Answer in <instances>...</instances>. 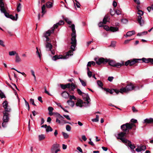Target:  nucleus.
<instances>
[{
	"instance_id": "e433bc0d",
	"label": "nucleus",
	"mask_w": 153,
	"mask_h": 153,
	"mask_svg": "<svg viewBox=\"0 0 153 153\" xmlns=\"http://www.w3.org/2000/svg\"><path fill=\"white\" fill-rule=\"evenodd\" d=\"M53 129L50 126H48L47 128H46V131L47 132H49V131H53Z\"/></svg>"
},
{
	"instance_id": "2f4dec72",
	"label": "nucleus",
	"mask_w": 153,
	"mask_h": 153,
	"mask_svg": "<svg viewBox=\"0 0 153 153\" xmlns=\"http://www.w3.org/2000/svg\"><path fill=\"white\" fill-rule=\"evenodd\" d=\"M73 55V54H69L68 53H67L64 56L62 55V59H67V58H68L70 56H71L72 55Z\"/></svg>"
},
{
	"instance_id": "5fc2aeb1",
	"label": "nucleus",
	"mask_w": 153,
	"mask_h": 153,
	"mask_svg": "<svg viewBox=\"0 0 153 153\" xmlns=\"http://www.w3.org/2000/svg\"><path fill=\"white\" fill-rule=\"evenodd\" d=\"M66 129L68 131H70L71 129V127L69 125H67L66 126Z\"/></svg>"
},
{
	"instance_id": "a878e982",
	"label": "nucleus",
	"mask_w": 153,
	"mask_h": 153,
	"mask_svg": "<svg viewBox=\"0 0 153 153\" xmlns=\"http://www.w3.org/2000/svg\"><path fill=\"white\" fill-rule=\"evenodd\" d=\"M119 30L118 27H110V31L112 32H114L117 31H118Z\"/></svg>"
},
{
	"instance_id": "6ab92c4d",
	"label": "nucleus",
	"mask_w": 153,
	"mask_h": 153,
	"mask_svg": "<svg viewBox=\"0 0 153 153\" xmlns=\"http://www.w3.org/2000/svg\"><path fill=\"white\" fill-rule=\"evenodd\" d=\"M5 9L4 2H0V10L1 12H4Z\"/></svg>"
},
{
	"instance_id": "412c9836",
	"label": "nucleus",
	"mask_w": 153,
	"mask_h": 153,
	"mask_svg": "<svg viewBox=\"0 0 153 153\" xmlns=\"http://www.w3.org/2000/svg\"><path fill=\"white\" fill-rule=\"evenodd\" d=\"M69 27H71V28L72 31V32L71 35H76V30H75V26L74 24H72L71 26H69Z\"/></svg>"
},
{
	"instance_id": "f257e3e1",
	"label": "nucleus",
	"mask_w": 153,
	"mask_h": 153,
	"mask_svg": "<svg viewBox=\"0 0 153 153\" xmlns=\"http://www.w3.org/2000/svg\"><path fill=\"white\" fill-rule=\"evenodd\" d=\"M134 126L136 127L135 124L129 123H126L121 126V128L123 131L121 132L118 134V137H125L126 134H128L129 130L131 129Z\"/></svg>"
},
{
	"instance_id": "c03bdc74",
	"label": "nucleus",
	"mask_w": 153,
	"mask_h": 153,
	"mask_svg": "<svg viewBox=\"0 0 153 153\" xmlns=\"http://www.w3.org/2000/svg\"><path fill=\"white\" fill-rule=\"evenodd\" d=\"M79 79L82 85V86H86V82L84 81L81 79L80 78H79Z\"/></svg>"
},
{
	"instance_id": "6e6552de",
	"label": "nucleus",
	"mask_w": 153,
	"mask_h": 153,
	"mask_svg": "<svg viewBox=\"0 0 153 153\" xmlns=\"http://www.w3.org/2000/svg\"><path fill=\"white\" fill-rule=\"evenodd\" d=\"M139 59L140 61H142L143 62L147 63L150 62L151 64L153 65V58H143L142 59Z\"/></svg>"
},
{
	"instance_id": "052dcab7",
	"label": "nucleus",
	"mask_w": 153,
	"mask_h": 153,
	"mask_svg": "<svg viewBox=\"0 0 153 153\" xmlns=\"http://www.w3.org/2000/svg\"><path fill=\"white\" fill-rule=\"evenodd\" d=\"M30 102L32 103V104L33 105H34L35 106H36V105L34 103V99H30Z\"/></svg>"
},
{
	"instance_id": "2eb2a0df",
	"label": "nucleus",
	"mask_w": 153,
	"mask_h": 153,
	"mask_svg": "<svg viewBox=\"0 0 153 153\" xmlns=\"http://www.w3.org/2000/svg\"><path fill=\"white\" fill-rule=\"evenodd\" d=\"M60 86L62 89H65L66 88H69L71 87V84L68 83L66 84H60Z\"/></svg>"
},
{
	"instance_id": "8fccbe9b",
	"label": "nucleus",
	"mask_w": 153,
	"mask_h": 153,
	"mask_svg": "<svg viewBox=\"0 0 153 153\" xmlns=\"http://www.w3.org/2000/svg\"><path fill=\"white\" fill-rule=\"evenodd\" d=\"M76 44H73L71 45V49L72 50V51H75L74 48L75 47H76Z\"/></svg>"
},
{
	"instance_id": "9b49d317",
	"label": "nucleus",
	"mask_w": 153,
	"mask_h": 153,
	"mask_svg": "<svg viewBox=\"0 0 153 153\" xmlns=\"http://www.w3.org/2000/svg\"><path fill=\"white\" fill-rule=\"evenodd\" d=\"M72 37L71 39V45L74 44L76 45V35H71Z\"/></svg>"
},
{
	"instance_id": "c85d7f7f",
	"label": "nucleus",
	"mask_w": 153,
	"mask_h": 153,
	"mask_svg": "<svg viewBox=\"0 0 153 153\" xmlns=\"http://www.w3.org/2000/svg\"><path fill=\"white\" fill-rule=\"evenodd\" d=\"M108 18L109 16H108V15H106L105 16L103 19V21L104 24H105L107 22H108V21H107V20L108 19Z\"/></svg>"
},
{
	"instance_id": "338daca9",
	"label": "nucleus",
	"mask_w": 153,
	"mask_h": 153,
	"mask_svg": "<svg viewBox=\"0 0 153 153\" xmlns=\"http://www.w3.org/2000/svg\"><path fill=\"white\" fill-rule=\"evenodd\" d=\"M44 36L46 38V43L49 42L50 41V38L48 36L46 35L45 36Z\"/></svg>"
},
{
	"instance_id": "de8ad7c7",
	"label": "nucleus",
	"mask_w": 153,
	"mask_h": 153,
	"mask_svg": "<svg viewBox=\"0 0 153 153\" xmlns=\"http://www.w3.org/2000/svg\"><path fill=\"white\" fill-rule=\"evenodd\" d=\"M141 151H144L146 149V146L143 145L139 147Z\"/></svg>"
},
{
	"instance_id": "680f3d73",
	"label": "nucleus",
	"mask_w": 153,
	"mask_h": 153,
	"mask_svg": "<svg viewBox=\"0 0 153 153\" xmlns=\"http://www.w3.org/2000/svg\"><path fill=\"white\" fill-rule=\"evenodd\" d=\"M104 24L103 23V21L102 22H99L98 24V26L99 27H103L104 25H103V24Z\"/></svg>"
},
{
	"instance_id": "ea45409f",
	"label": "nucleus",
	"mask_w": 153,
	"mask_h": 153,
	"mask_svg": "<svg viewBox=\"0 0 153 153\" xmlns=\"http://www.w3.org/2000/svg\"><path fill=\"white\" fill-rule=\"evenodd\" d=\"M64 19L65 20L66 22L69 25H71L72 22L71 21H70L68 18H64Z\"/></svg>"
},
{
	"instance_id": "ddd939ff",
	"label": "nucleus",
	"mask_w": 153,
	"mask_h": 153,
	"mask_svg": "<svg viewBox=\"0 0 153 153\" xmlns=\"http://www.w3.org/2000/svg\"><path fill=\"white\" fill-rule=\"evenodd\" d=\"M55 28L53 27L51 28V30H49L47 31L45 34H44V36L46 35L48 36H49L51 34L54 32Z\"/></svg>"
},
{
	"instance_id": "49530a36",
	"label": "nucleus",
	"mask_w": 153,
	"mask_h": 153,
	"mask_svg": "<svg viewBox=\"0 0 153 153\" xmlns=\"http://www.w3.org/2000/svg\"><path fill=\"white\" fill-rule=\"evenodd\" d=\"M9 54L10 56H13L15 54H16L17 53H16V52L15 51H11L9 52Z\"/></svg>"
},
{
	"instance_id": "4be33fe9",
	"label": "nucleus",
	"mask_w": 153,
	"mask_h": 153,
	"mask_svg": "<svg viewBox=\"0 0 153 153\" xmlns=\"http://www.w3.org/2000/svg\"><path fill=\"white\" fill-rule=\"evenodd\" d=\"M135 32L134 30L128 31L127 33L126 36V37L131 36L132 35L135 34Z\"/></svg>"
},
{
	"instance_id": "bf43d9fd",
	"label": "nucleus",
	"mask_w": 153,
	"mask_h": 153,
	"mask_svg": "<svg viewBox=\"0 0 153 153\" xmlns=\"http://www.w3.org/2000/svg\"><path fill=\"white\" fill-rule=\"evenodd\" d=\"M74 0L76 2L75 4H76V6L78 8H79L80 5L78 1L76 0Z\"/></svg>"
},
{
	"instance_id": "f03ea898",
	"label": "nucleus",
	"mask_w": 153,
	"mask_h": 153,
	"mask_svg": "<svg viewBox=\"0 0 153 153\" xmlns=\"http://www.w3.org/2000/svg\"><path fill=\"white\" fill-rule=\"evenodd\" d=\"M136 87L131 83L130 82L127 84L126 87L121 88V90L124 92H127L128 91L134 90Z\"/></svg>"
},
{
	"instance_id": "aec40b11",
	"label": "nucleus",
	"mask_w": 153,
	"mask_h": 153,
	"mask_svg": "<svg viewBox=\"0 0 153 153\" xmlns=\"http://www.w3.org/2000/svg\"><path fill=\"white\" fill-rule=\"evenodd\" d=\"M126 145L128 146L131 149H134L136 147L134 144H132L131 143V141H129V143H128Z\"/></svg>"
},
{
	"instance_id": "79ce46f5",
	"label": "nucleus",
	"mask_w": 153,
	"mask_h": 153,
	"mask_svg": "<svg viewBox=\"0 0 153 153\" xmlns=\"http://www.w3.org/2000/svg\"><path fill=\"white\" fill-rule=\"evenodd\" d=\"M99 116L98 115H97L96 118H95L92 119V121L93 122H97L99 121Z\"/></svg>"
},
{
	"instance_id": "864d4df0",
	"label": "nucleus",
	"mask_w": 153,
	"mask_h": 153,
	"mask_svg": "<svg viewBox=\"0 0 153 153\" xmlns=\"http://www.w3.org/2000/svg\"><path fill=\"white\" fill-rule=\"evenodd\" d=\"M103 28L107 31H110V27H109L108 26L106 25H104L103 26Z\"/></svg>"
},
{
	"instance_id": "f8f14e48",
	"label": "nucleus",
	"mask_w": 153,
	"mask_h": 153,
	"mask_svg": "<svg viewBox=\"0 0 153 153\" xmlns=\"http://www.w3.org/2000/svg\"><path fill=\"white\" fill-rule=\"evenodd\" d=\"M45 46L46 51H51L53 46L51 43L49 42L46 43Z\"/></svg>"
},
{
	"instance_id": "4d7b16f0",
	"label": "nucleus",
	"mask_w": 153,
	"mask_h": 153,
	"mask_svg": "<svg viewBox=\"0 0 153 153\" xmlns=\"http://www.w3.org/2000/svg\"><path fill=\"white\" fill-rule=\"evenodd\" d=\"M130 121L131 123H133L134 124V123H136L137 122V120L134 119H132Z\"/></svg>"
},
{
	"instance_id": "dca6fc26",
	"label": "nucleus",
	"mask_w": 153,
	"mask_h": 153,
	"mask_svg": "<svg viewBox=\"0 0 153 153\" xmlns=\"http://www.w3.org/2000/svg\"><path fill=\"white\" fill-rule=\"evenodd\" d=\"M85 94L86 95V97H84L83 99L86 102L87 104H89L90 103V102L91 101V100L88 94Z\"/></svg>"
},
{
	"instance_id": "7c9ffc66",
	"label": "nucleus",
	"mask_w": 153,
	"mask_h": 153,
	"mask_svg": "<svg viewBox=\"0 0 153 153\" xmlns=\"http://www.w3.org/2000/svg\"><path fill=\"white\" fill-rule=\"evenodd\" d=\"M21 58H20L18 53H17L16 56L15 61L16 62H21Z\"/></svg>"
},
{
	"instance_id": "a18cd8bd",
	"label": "nucleus",
	"mask_w": 153,
	"mask_h": 153,
	"mask_svg": "<svg viewBox=\"0 0 153 153\" xmlns=\"http://www.w3.org/2000/svg\"><path fill=\"white\" fill-rule=\"evenodd\" d=\"M21 4L20 3H19L17 6V10L18 12H19L20 11L21 8Z\"/></svg>"
},
{
	"instance_id": "39448f33",
	"label": "nucleus",
	"mask_w": 153,
	"mask_h": 153,
	"mask_svg": "<svg viewBox=\"0 0 153 153\" xmlns=\"http://www.w3.org/2000/svg\"><path fill=\"white\" fill-rule=\"evenodd\" d=\"M140 60L139 59H133L128 60L125 62L124 65H125L126 66H127L129 65L130 66H131L135 63L139 62Z\"/></svg>"
},
{
	"instance_id": "e2e57ef3",
	"label": "nucleus",
	"mask_w": 153,
	"mask_h": 153,
	"mask_svg": "<svg viewBox=\"0 0 153 153\" xmlns=\"http://www.w3.org/2000/svg\"><path fill=\"white\" fill-rule=\"evenodd\" d=\"M25 100V105L26 106L28 107V111H29L30 107H29V103Z\"/></svg>"
},
{
	"instance_id": "9d476101",
	"label": "nucleus",
	"mask_w": 153,
	"mask_h": 153,
	"mask_svg": "<svg viewBox=\"0 0 153 153\" xmlns=\"http://www.w3.org/2000/svg\"><path fill=\"white\" fill-rule=\"evenodd\" d=\"M59 145L58 144H55L53 145L51 149V153H53L55 150L59 149Z\"/></svg>"
},
{
	"instance_id": "bb28decb",
	"label": "nucleus",
	"mask_w": 153,
	"mask_h": 153,
	"mask_svg": "<svg viewBox=\"0 0 153 153\" xmlns=\"http://www.w3.org/2000/svg\"><path fill=\"white\" fill-rule=\"evenodd\" d=\"M46 7L45 4L43 5L42 7V16H43V15L46 13V11L45 10Z\"/></svg>"
},
{
	"instance_id": "a19ab883",
	"label": "nucleus",
	"mask_w": 153,
	"mask_h": 153,
	"mask_svg": "<svg viewBox=\"0 0 153 153\" xmlns=\"http://www.w3.org/2000/svg\"><path fill=\"white\" fill-rule=\"evenodd\" d=\"M62 134L65 139H67L69 137V135L66 133L62 132Z\"/></svg>"
},
{
	"instance_id": "4468645a",
	"label": "nucleus",
	"mask_w": 153,
	"mask_h": 153,
	"mask_svg": "<svg viewBox=\"0 0 153 153\" xmlns=\"http://www.w3.org/2000/svg\"><path fill=\"white\" fill-rule=\"evenodd\" d=\"M62 96L66 99H68L69 98V94L66 91H64L61 94Z\"/></svg>"
},
{
	"instance_id": "1a4fd4ad",
	"label": "nucleus",
	"mask_w": 153,
	"mask_h": 153,
	"mask_svg": "<svg viewBox=\"0 0 153 153\" xmlns=\"http://www.w3.org/2000/svg\"><path fill=\"white\" fill-rule=\"evenodd\" d=\"M77 102L76 103V105L77 106H79L80 107H82L83 106L82 104L83 103H85L86 102H83V101L81 99H76Z\"/></svg>"
},
{
	"instance_id": "69168bd1",
	"label": "nucleus",
	"mask_w": 153,
	"mask_h": 153,
	"mask_svg": "<svg viewBox=\"0 0 153 153\" xmlns=\"http://www.w3.org/2000/svg\"><path fill=\"white\" fill-rule=\"evenodd\" d=\"M48 109L49 112H53V108L51 107H49L48 108Z\"/></svg>"
},
{
	"instance_id": "c756f323",
	"label": "nucleus",
	"mask_w": 153,
	"mask_h": 153,
	"mask_svg": "<svg viewBox=\"0 0 153 153\" xmlns=\"http://www.w3.org/2000/svg\"><path fill=\"white\" fill-rule=\"evenodd\" d=\"M69 100L67 101V102H68L70 100H72L73 99L74 100H76L77 99L76 98L74 95H71L69 94Z\"/></svg>"
},
{
	"instance_id": "473e14b6",
	"label": "nucleus",
	"mask_w": 153,
	"mask_h": 153,
	"mask_svg": "<svg viewBox=\"0 0 153 153\" xmlns=\"http://www.w3.org/2000/svg\"><path fill=\"white\" fill-rule=\"evenodd\" d=\"M8 104L7 101L6 100H5L2 103L3 107H8Z\"/></svg>"
},
{
	"instance_id": "774afa93",
	"label": "nucleus",
	"mask_w": 153,
	"mask_h": 153,
	"mask_svg": "<svg viewBox=\"0 0 153 153\" xmlns=\"http://www.w3.org/2000/svg\"><path fill=\"white\" fill-rule=\"evenodd\" d=\"M87 74L89 77H91L92 76V73L91 71L87 72Z\"/></svg>"
},
{
	"instance_id": "b1692460",
	"label": "nucleus",
	"mask_w": 153,
	"mask_h": 153,
	"mask_svg": "<svg viewBox=\"0 0 153 153\" xmlns=\"http://www.w3.org/2000/svg\"><path fill=\"white\" fill-rule=\"evenodd\" d=\"M62 55H59V56H58L57 55H55L52 57V59L54 61H56L57 59H62Z\"/></svg>"
},
{
	"instance_id": "58836bf2",
	"label": "nucleus",
	"mask_w": 153,
	"mask_h": 153,
	"mask_svg": "<svg viewBox=\"0 0 153 153\" xmlns=\"http://www.w3.org/2000/svg\"><path fill=\"white\" fill-rule=\"evenodd\" d=\"M39 140H41L44 139L45 138V135L43 134H42L39 136Z\"/></svg>"
},
{
	"instance_id": "393cba45",
	"label": "nucleus",
	"mask_w": 153,
	"mask_h": 153,
	"mask_svg": "<svg viewBox=\"0 0 153 153\" xmlns=\"http://www.w3.org/2000/svg\"><path fill=\"white\" fill-rule=\"evenodd\" d=\"M144 122L147 123H153V118L146 119L144 120Z\"/></svg>"
},
{
	"instance_id": "09e8293b",
	"label": "nucleus",
	"mask_w": 153,
	"mask_h": 153,
	"mask_svg": "<svg viewBox=\"0 0 153 153\" xmlns=\"http://www.w3.org/2000/svg\"><path fill=\"white\" fill-rule=\"evenodd\" d=\"M121 21L122 23L124 24H126L128 22V20L126 19H121Z\"/></svg>"
},
{
	"instance_id": "20e7f679",
	"label": "nucleus",
	"mask_w": 153,
	"mask_h": 153,
	"mask_svg": "<svg viewBox=\"0 0 153 153\" xmlns=\"http://www.w3.org/2000/svg\"><path fill=\"white\" fill-rule=\"evenodd\" d=\"M3 114L2 119L3 122L2 123V126L5 128L6 126V123L8 122L9 120V114L8 113H3Z\"/></svg>"
},
{
	"instance_id": "3c124183",
	"label": "nucleus",
	"mask_w": 153,
	"mask_h": 153,
	"mask_svg": "<svg viewBox=\"0 0 153 153\" xmlns=\"http://www.w3.org/2000/svg\"><path fill=\"white\" fill-rule=\"evenodd\" d=\"M9 18L12 19L13 20L16 21L17 20V18H15V16H13L12 15H10V16L9 17Z\"/></svg>"
},
{
	"instance_id": "a211bd4d",
	"label": "nucleus",
	"mask_w": 153,
	"mask_h": 153,
	"mask_svg": "<svg viewBox=\"0 0 153 153\" xmlns=\"http://www.w3.org/2000/svg\"><path fill=\"white\" fill-rule=\"evenodd\" d=\"M117 139H120L121 140L122 142L124 143H127L128 142L129 143V141H130L123 137H117Z\"/></svg>"
},
{
	"instance_id": "72a5a7b5",
	"label": "nucleus",
	"mask_w": 153,
	"mask_h": 153,
	"mask_svg": "<svg viewBox=\"0 0 153 153\" xmlns=\"http://www.w3.org/2000/svg\"><path fill=\"white\" fill-rule=\"evenodd\" d=\"M0 97L1 99L6 98L5 95L1 90H0Z\"/></svg>"
},
{
	"instance_id": "4c0bfd02",
	"label": "nucleus",
	"mask_w": 153,
	"mask_h": 153,
	"mask_svg": "<svg viewBox=\"0 0 153 153\" xmlns=\"http://www.w3.org/2000/svg\"><path fill=\"white\" fill-rule=\"evenodd\" d=\"M113 91L115 92L117 94H118V93H119V92H120L122 94H123V92H123V91H122L121 90V89H120V91H119L118 90H117V89H113Z\"/></svg>"
},
{
	"instance_id": "f704fd0d",
	"label": "nucleus",
	"mask_w": 153,
	"mask_h": 153,
	"mask_svg": "<svg viewBox=\"0 0 153 153\" xmlns=\"http://www.w3.org/2000/svg\"><path fill=\"white\" fill-rule=\"evenodd\" d=\"M5 10L4 11V12H1L4 13V15L7 18H9V17L10 16V15L7 12L6 10Z\"/></svg>"
},
{
	"instance_id": "603ef678",
	"label": "nucleus",
	"mask_w": 153,
	"mask_h": 153,
	"mask_svg": "<svg viewBox=\"0 0 153 153\" xmlns=\"http://www.w3.org/2000/svg\"><path fill=\"white\" fill-rule=\"evenodd\" d=\"M31 73L32 75L33 76L34 78V79L35 82L36 81V77L35 76V75L34 72L32 70H31Z\"/></svg>"
},
{
	"instance_id": "5701e85b",
	"label": "nucleus",
	"mask_w": 153,
	"mask_h": 153,
	"mask_svg": "<svg viewBox=\"0 0 153 153\" xmlns=\"http://www.w3.org/2000/svg\"><path fill=\"white\" fill-rule=\"evenodd\" d=\"M102 89L104 90V91H105L107 92H108L110 93L111 94H113L114 91L113 89H110L109 88H102Z\"/></svg>"
},
{
	"instance_id": "c9c22d12",
	"label": "nucleus",
	"mask_w": 153,
	"mask_h": 153,
	"mask_svg": "<svg viewBox=\"0 0 153 153\" xmlns=\"http://www.w3.org/2000/svg\"><path fill=\"white\" fill-rule=\"evenodd\" d=\"M97 83L98 85L100 87H101L102 89L103 84L102 82L100 80H98L97 81Z\"/></svg>"
},
{
	"instance_id": "7ed1b4c3",
	"label": "nucleus",
	"mask_w": 153,
	"mask_h": 153,
	"mask_svg": "<svg viewBox=\"0 0 153 153\" xmlns=\"http://www.w3.org/2000/svg\"><path fill=\"white\" fill-rule=\"evenodd\" d=\"M137 14L139 15L137 16V20L139 24L140 25L142 26L144 24L145 21L143 19H142L141 16L143 14V12L142 10H138L137 12Z\"/></svg>"
},
{
	"instance_id": "6e6d98bb",
	"label": "nucleus",
	"mask_w": 153,
	"mask_h": 153,
	"mask_svg": "<svg viewBox=\"0 0 153 153\" xmlns=\"http://www.w3.org/2000/svg\"><path fill=\"white\" fill-rule=\"evenodd\" d=\"M44 89L45 90V92L46 94H48L49 95H51V94L49 93L47 90V87L46 86H45L44 87Z\"/></svg>"
},
{
	"instance_id": "cd10ccee",
	"label": "nucleus",
	"mask_w": 153,
	"mask_h": 153,
	"mask_svg": "<svg viewBox=\"0 0 153 153\" xmlns=\"http://www.w3.org/2000/svg\"><path fill=\"white\" fill-rule=\"evenodd\" d=\"M53 3L50 2H48L46 4V7L47 8H51L53 7Z\"/></svg>"
},
{
	"instance_id": "13d9d810",
	"label": "nucleus",
	"mask_w": 153,
	"mask_h": 153,
	"mask_svg": "<svg viewBox=\"0 0 153 153\" xmlns=\"http://www.w3.org/2000/svg\"><path fill=\"white\" fill-rule=\"evenodd\" d=\"M77 91L78 94H79V95H81L82 94H85V93L82 92V91L80 90L79 88L77 89Z\"/></svg>"
},
{
	"instance_id": "0eeeda50",
	"label": "nucleus",
	"mask_w": 153,
	"mask_h": 153,
	"mask_svg": "<svg viewBox=\"0 0 153 153\" xmlns=\"http://www.w3.org/2000/svg\"><path fill=\"white\" fill-rule=\"evenodd\" d=\"M108 60L107 59H104L103 58H100L98 59L96 61V63L98 65H100L102 64H105L108 62Z\"/></svg>"
},
{
	"instance_id": "423d86ee",
	"label": "nucleus",
	"mask_w": 153,
	"mask_h": 153,
	"mask_svg": "<svg viewBox=\"0 0 153 153\" xmlns=\"http://www.w3.org/2000/svg\"><path fill=\"white\" fill-rule=\"evenodd\" d=\"M109 65L112 67H116L117 68H119L122 65H124L123 62H122V64L117 62L116 63L115 61L113 60H111L109 61H108Z\"/></svg>"
},
{
	"instance_id": "37998d69",
	"label": "nucleus",
	"mask_w": 153,
	"mask_h": 153,
	"mask_svg": "<svg viewBox=\"0 0 153 153\" xmlns=\"http://www.w3.org/2000/svg\"><path fill=\"white\" fill-rule=\"evenodd\" d=\"M67 103L69 105L72 107H73L75 104L74 102L72 100H70V101Z\"/></svg>"
},
{
	"instance_id": "f3484780",
	"label": "nucleus",
	"mask_w": 153,
	"mask_h": 153,
	"mask_svg": "<svg viewBox=\"0 0 153 153\" xmlns=\"http://www.w3.org/2000/svg\"><path fill=\"white\" fill-rule=\"evenodd\" d=\"M64 22L62 20H60L59 21V22L57 23L56 24H54L53 25V27L55 28H57L58 27L59 25H63L64 24Z\"/></svg>"
},
{
	"instance_id": "0e129e2a",
	"label": "nucleus",
	"mask_w": 153,
	"mask_h": 153,
	"mask_svg": "<svg viewBox=\"0 0 153 153\" xmlns=\"http://www.w3.org/2000/svg\"><path fill=\"white\" fill-rule=\"evenodd\" d=\"M114 79V77L113 76H109L108 79V80L110 82H111Z\"/></svg>"
}]
</instances>
